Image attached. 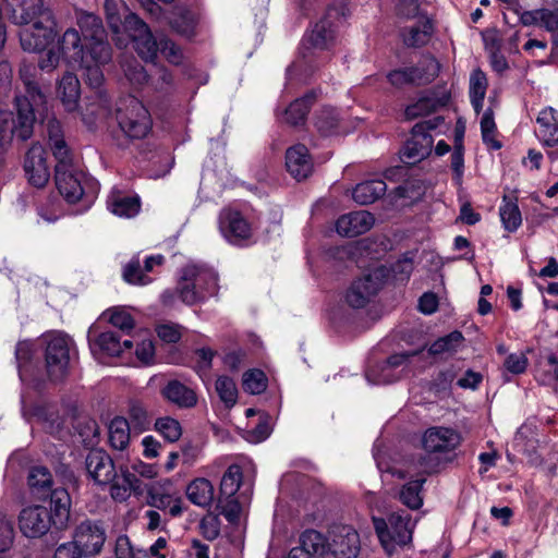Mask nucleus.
<instances>
[{
	"label": "nucleus",
	"instance_id": "obj_1",
	"mask_svg": "<svg viewBox=\"0 0 558 558\" xmlns=\"http://www.w3.org/2000/svg\"><path fill=\"white\" fill-rule=\"evenodd\" d=\"M11 19L23 26L19 37L24 51H45L56 40L57 22L51 10L44 7V0H21Z\"/></svg>",
	"mask_w": 558,
	"mask_h": 558
},
{
	"label": "nucleus",
	"instance_id": "obj_2",
	"mask_svg": "<svg viewBox=\"0 0 558 558\" xmlns=\"http://www.w3.org/2000/svg\"><path fill=\"white\" fill-rule=\"evenodd\" d=\"M344 5H331L326 15L303 37L300 57L287 70L288 80L306 76L318 62V53L329 50L336 41L337 23L344 16Z\"/></svg>",
	"mask_w": 558,
	"mask_h": 558
},
{
	"label": "nucleus",
	"instance_id": "obj_3",
	"mask_svg": "<svg viewBox=\"0 0 558 558\" xmlns=\"http://www.w3.org/2000/svg\"><path fill=\"white\" fill-rule=\"evenodd\" d=\"M372 522L379 543L388 555L412 542L416 521L404 511L393 512L387 519L373 515Z\"/></svg>",
	"mask_w": 558,
	"mask_h": 558
},
{
	"label": "nucleus",
	"instance_id": "obj_4",
	"mask_svg": "<svg viewBox=\"0 0 558 558\" xmlns=\"http://www.w3.org/2000/svg\"><path fill=\"white\" fill-rule=\"evenodd\" d=\"M179 291L181 301L187 305L214 296L218 291L217 274L209 268L189 264L181 270Z\"/></svg>",
	"mask_w": 558,
	"mask_h": 558
},
{
	"label": "nucleus",
	"instance_id": "obj_5",
	"mask_svg": "<svg viewBox=\"0 0 558 558\" xmlns=\"http://www.w3.org/2000/svg\"><path fill=\"white\" fill-rule=\"evenodd\" d=\"M47 374L53 381L63 379L69 369L74 343L66 335L58 331L43 336Z\"/></svg>",
	"mask_w": 558,
	"mask_h": 558
},
{
	"label": "nucleus",
	"instance_id": "obj_6",
	"mask_svg": "<svg viewBox=\"0 0 558 558\" xmlns=\"http://www.w3.org/2000/svg\"><path fill=\"white\" fill-rule=\"evenodd\" d=\"M16 116L11 112L0 113V146L11 142L13 136L21 141L28 140L35 123L34 108L27 98H15Z\"/></svg>",
	"mask_w": 558,
	"mask_h": 558
},
{
	"label": "nucleus",
	"instance_id": "obj_7",
	"mask_svg": "<svg viewBox=\"0 0 558 558\" xmlns=\"http://www.w3.org/2000/svg\"><path fill=\"white\" fill-rule=\"evenodd\" d=\"M117 121L121 131L130 138H143L151 130L149 111L135 97L122 99L117 108Z\"/></svg>",
	"mask_w": 558,
	"mask_h": 558
},
{
	"label": "nucleus",
	"instance_id": "obj_8",
	"mask_svg": "<svg viewBox=\"0 0 558 558\" xmlns=\"http://www.w3.org/2000/svg\"><path fill=\"white\" fill-rule=\"evenodd\" d=\"M444 123V118L435 117L416 123L412 128L411 137L405 142L401 150V160L408 165H415L425 159L432 151L433 137L428 133Z\"/></svg>",
	"mask_w": 558,
	"mask_h": 558
},
{
	"label": "nucleus",
	"instance_id": "obj_9",
	"mask_svg": "<svg viewBox=\"0 0 558 558\" xmlns=\"http://www.w3.org/2000/svg\"><path fill=\"white\" fill-rule=\"evenodd\" d=\"M111 60V48L106 41L89 43L87 56L77 65L83 70L85 83L98 89L104 83L101 66Z\"/></svg>",
	"mask_w": 558,
	"mask_h": 558
},
{
	"label": "nucleus",
	"instance_id": "obj_10",
	"mask_svg": "<svg viewBox=\"0 0 558 558\" xmlns=\"http://www.w3.org/2000/svg\"><path fill=\"white\" fill-rule=\"evenodd\" d=\"M123 26L130 33L138 56L145 61H154L159 50V39L154 38L146 23L137 15L129 13Z\"/></svg>",
	"mask_w": 558,
	"mask_h": 558
},
{
	"label": "nucleus",
	"instance_id": "obj_11",
	"mask_svg": "<svg viewBox=\"0 0 558 558\" xmlns=\"http://www.w3.org/2000/svg\"><path fill=\"white\" fill-rule=\"evenodd\" d=\"M219 230L222 236L234 245H243L253 235L251 222L239 210L231 208L221 210Z\"/></svg>",
	"mask_w": 558,
	"mask_h": 558
},
{
	"label": "nucleus",
	"instance_id": "obj_12",
	"mask_svg": "<svg viewBox=\"0 0 558 558\" xmlns=\"http://www.w3.org/2000/svg\"><path fill=\"white\" fill-rule=\"evenodd\" d=\"M107 539L106 530L101 523L86 520L78 524L73 534V542L85 557L98 555Z\"/></svg>",
	"mask_w": 558,
	"mask_h": 558
},
{
	"label": "nucleus",
	"instance_id": "obj_13",
	"mask_svg": "<svg viewBox=\"0 0 558 558\" xmlns=\"http://www.w3.org/2000/svg\"><path fill=\"white\" fill-rule=\"evenodd\" d=\"M22 534L28 538H39L48 533L54 521L49 510L44 506L24 508L19 517Z\"/></svg>",
	"mask_w": 558,
	"mask_h": 558
},
{
	"label": "nucleus",
	"instance_id": "obj_14",
	"mask_svg": "<svg viewBox=\"0 0 558 558\" xmlns=\"http://www.w3.org/2000/svg\"><path fill=\"white\" fill-rule=\"evenodd\" d=\"M361 549L359 533L349 525H337L329 531V555L335 558H356Z\"/></svg>",
	"mask_w": 558,
	"mask_h": 558
},
{
	"label": "nucleus",
	"instance_id": "obj_15",
	"mask_svg": "<svg viewBox=\"0 0 558 558\" xmlns=\"http://www.w3.org/2000/svg\"><path fill=\"white\" fill-rule=\"evenodd\" d=\"M462 441L460 433L450 427L434 426L425 430L422 444L429 453H449L456 450Z\"/></svg>",
	"mask_w": 558,
	"mask_h": 558
},
{
	"label": "nucleus",
	"instance_id": "obj_16",
	"mask_svg": "<svg viewBox=\"0 0 558 558\" xmlns=\"http://www.w3.org/2000/svg\"><path fill=\"white\" fill-rule=\"evenodd\" d=\"M383 271L377 269L355 280L349 288L345 300L353 308L364 307L381 288Z\"/></svg>",
	"mask_w": 558,
	"mask_h": 558
},
{
	"label": "nucleus",
	"instance_id": "obj_17",
	"mask_svg": "<svg viewBox=\"0 0 558 558\" xmlns=\"http://www.w3.org/2000/svg\"><path fill=\"white\" fill-rule=\"evenodd\" d=\"M24 171L28 182L35 187H44L50 178L47 153L40 144H33L24 160Z\"/></svg>",
	"mask_w": 558,
	"mask_h": 558
},
{
	"label": "nucleus",
	"instance_id": "obj_18",
	"mask_svg": "<svg viewBox=\"0 0 558 558\" xmlns=\"http://www.w3.org/2000/svg\"><path fill=\"white\" fill-rule=\"evenodd\" d=\"M65 163L56 166L54 180L59 193L69 203L78 202L84 195L82 179L84 174L74 167L65 169Z\"/></svg>",
	"mask_w": 558,
	"mask_h": 558
},
{
	"label": "nucleus",
	"instance_id": "obj_19",
	"mask_svg": "<svg viewBox=\"0 0 558 558\" xmlns=\"http://www.w3.org/2000/svg\"><path fill=\"white\" fill-rule=\"evenodd\" d=\"M146 504L165 515L179 518L183 514V499L181 496L167 492L156 485L150 486L146 493Z\"/></svg>",
	"mask_w": 558,
	"mask_h": 558
},
{
	"label": "nucleus",
	"instance_id": "obj_20",
	"mask_svg": "<svg viewBox=\"0 0 558 558\" xmlns=\"http://www.w3.org/2000/svg\"><path fill=\"white\" fill-rule=\"evenodd\" d=\"M89 478L97 485H108L114 476V463L110 456L101 449H93L85 460Z\"/></svg>",
	"mask_w": 558,
	"mask_h": 558
},
{
	"label": "nucleus",
	"instance_id": "obj_21",
	"mask_svg": "<svg viewBox=\"0 0 558 558\" xmlns=\"http://www.w3.org/2000/svg\"><path fill=\"white\" fill-rule=\"evenodd\" d=\"M374 222L369 211L357 210L342 215L336 222V230L342 236L353 238L371 230Z\"/></svg>",
	"mask_w": 558,
	"mask_h": 558
},
{
	"label": "nucleus",
	"instance_id": "obj_22",
	"mask_svg": "<svg viewBox=\"0 0 558 558\" xmlns=\"http://www.w3.org/2000/svg\"><path fill=\"white\" fill-rule=\"evenodd\" d=\"M88 46L89 44L86 48L83 46L78 31L73 27L68 28L57 41L62 59L69 65H75L84 60Z\"/></svg>",
	"mask_w": 558,
	"mask_h": 558
},
{
	"label": "nucleus",
	"instance_id": "obj_23",
	"mask_svg": "<svg viewBox=\"0 0 558 558\" xmlns=\"http://www.w3.org/2000/svg\"><path fill=\"white\" fill-rule=\"evenodd\" d=\"M286 167L298 181L308 178L313 171V160L308 149L303 144H296L287 149Z\"/></svg>",
	"mask_w": 558,
	"mask_h": 558
},
{
	"label": "nucleus",
	"instance_id": "obj_24",
	"mask_svg": "<svg viewBox=\"0 0 558 558\" xmlns=\"http://www.w3.org/2000/svg\"><path fill=\"white\" fill-rule=\"evenodd\" d=\"M535 134L544 146H558V111L551 107L544 108L536 118Z\"/></svg>",
	"mask_w": 558,
	"mask_h": 558
},
{
	"label": "nucleus",
	"instance_id": "obj_25",
	"mask_svg": "<svg viewBox=\"0 0 558 558\" xmlns=\"http://www.w3.org/2000/svg\"><path fill=\"white\" fill-rule=\"evenodd\" d=\"M50 513L54 521V529L63 531L69 526L71 497L63 487H56L49 493Z\"/></svg>",
	"mask_w": 558,
	"mask_h": 558
},
{
	"label": "nucleus",
	"instance_id": "obj_26",
	"mask_svg": "<svg viewBox=\"0 0 558 558\" xmlns=\"http://www.w3.org/2000/svg\"><path fill=\"white\" fill-rule=\"evenodd\" d=\"M58 96L68 112L78 109L81 98V83L72 72H65L58 82Z\"/></svg>",
	"mask_w": 558,
	"mask_h": 558
},
{
	"label": "nucleus",
	"instance_id": "obj_27",
	"mask_svg": "<svg viewBox=\"0 0 558 558\" xmlns=\"http://www.w3.org/2000/svg\"><path fill=\"white\" fill-rule=\"evenodd\" d=\"M36 72V66L32 64H24L21 66L20 77L25 86L26 95L17 97L27 98L31 102V108H34V112L44 109L46 105V96L35 81Z\"/></svg>",
	"mask_w": 558,
	"mask_h": 558
},
{
	"label": "nucleus",
	"instance_id": "obj_28",
	"mask_svg": "<svg viewBox=\"0 0 558 558\" xmlns=\"http://www.w3.org/2000/svg\"><path fill=\"white\" fill-rule=\"evenodd\" d=\"M160 393L167 401L181 409L193 408L197 403L195 391L175 379L168 381Z\"/></svg>",
	"mask_w": 558,
	"mask_h": 558
},
{
	"label": "nucleus",
	"instance_id": "obj_29",
	"mask_svg": "<svg viewBox=\"0 0 558 558\" xmlns=\"http://www.w3.org/2000/svg\"><path fill=\"white\" fill-rule=\"evenodd\" d=\"M414 355H416V352L399 353L389 356L381 367V374L377 375L376 369H371L366 373L367 380L375 385L389 384L397 380L400 374L395 375L392 372L399 367L407 366L409 359Z\"/></svg>",
	"mask_w": 558,
	"mask_h": 558
},
{
	"label": "nucleus",
	"instance_id": "obj_30",
	"mask_svg": "<svg viewBox=\"0 0 558 558\" xmlns=\"http://www.w3.org/2000/svg\"><path fill=\"white\" fill-rule=\"evenodd\" d=\"M138 478L128 469H121L120 473L114 471V476L110 481V495L116 501H125L131 492L138 487Z\"/></svg>",
	"mask_w": 558,
	"mask_h": 558
},
{
	"label": "nucleus",
	"instance_id": "obj_31",
	"mask_svg": "<svg viewBox=\"0 0 558 558\" xmlns=\"http://www.w3.org/2000/svg\"><path fill=\"white\" fill-rule=\"evenodd\" d=\"M107 205L112 214L123 218L134 217L141 208L138 196H128L116 190L109 195Z\"/></svg>",
	"mask_w": 558,
	"mask_h": 558
},
{
	"label": "nucleus",
	"instance_id": "obj_32",
	"mask_svg": "<svg viewBox=\"0 0 558 558\" xmlns=\"http://www.w3.org/2000/svg\"><path fill=\"white\" fill-rule=\"evenodd\" d=\"M186 496L195 506L207 508L214 501L215 488L209 480L198 477L187 485Z\"/></svg>",
	"mask_w": 558,
	"mask_h": 558
},
{
	"label": "nucleus",
	"instance_id": "obj_33",
	"mask_svg": "<svg viewBox=\"0 0 558 558\" xmlns=\"http://www.w3.org/2000/svg\"><path fill=\"white\" fill-rule=\"evenodd\" d=\"M28 486L34 496L39 499L48 498L53 489V481L50 471L45 466H33L27 476Z\"/></svg>",
	"mask_w": 558,
	"mask_h": 558
},
{
	"label": "nucleus",
	"instance_id": "obj_34",
	"mask_svg": "<svg viewBox=\"0 0 558 558\" xmlns=\"http://www.w3.org/2000/svg\"><path fill=\"white\" fill-rule=\"evenodd\" d=\"M387 185L383 180H367L359 183L352 191L353 199L360 205H368L385 195Z\"/></svg>",
	"mask_w": 558,
	"mask_h": 558
},
{
	"label": "nucleus",
	"instance_id": "obj_35",
	"mask_svg": "<svg viewBox=\"0 0 558 558\" xmlns=\"http://www.w3.org/2000/svg\"><path fill=\"white\" fill-rule=\"evenodd\" d=\"M340 121L339 112L329 106H323L315 111L313 117L314 125L323 136L337 134L339 132Z\"/></svg>",
	"mask_w": 558,
	"mask_h": 558
},
{
	"label": "nucleus",
	"instance_id": "obj_36",
	"mask_svg": "<svg viewBox=\"0 0 558 558\" xmlns=\"http://www.w3.org/2000/svg\"><path fill=\"white\" fill-rule=\"evenodd\" d=\"M168 22L175 33L190 38L195 35L198 19L194 12L184 8H177Z\"/></svg>",
	"mask_w": 558,
	"mask_h": 558
},
{
	"label": "nucleus",
	"instance_id": "obj_37",
	"mask_svg": "<svg viewBox=\"0 0 558 558\" xmlns=\"http://www.w3.org/2000/svg\"><path fill=\"white\" fill-rule=\"evenodd\" d=\"M488 81L481 69H475L470 75L469 97L474 111L478 114L483 109Z\"/></svg>",
	"mask_w": 558,
	"mask_h": 558
},
{
	"label": "nucleus",
	"instance_id": "obj_38",
	"mask_svg": "<svg viewBox=\"0 0 558 558\" xmlns=\"http://www.w3.org/2000/svg\"><path fill=\"white\" fill-rule=\"evenodd\" d=\"M315 101V94L308 93L301 98L295 99L284 110V122L291 125L303 124L306 120L307 113Z\"/></svg>",
	"mask_w": 558,
	"mask_h": 558
},
{
	"label": "nucleus",
	"instance_id": "obj_39",
	"mask_svg": "<svg viewBox=\"0 0 558 558\" xmlns=\"http://www.w3.org/2000/svg\"><path fill=\"white\" fill-rule=\"evenodd\" d=\"M299 546L304 553L311 556L324 557L329 555V538L315 530H307L302 533Z\"/></svg>",
	"mask_w": 558,
	"mask_h": 558
},
{
	"label": "nucleus",
	"instance_id": "obj_40",
	"mask_svg": "<svg viewBox=\"0 0 558 558\" xmlns=\"http://www.w3.org/2000/svg\"><path fill=\"white\" fill-rule=\"evenodd\" d=\"M413 84H427L439 73V63L432 56H424L415 66L409 68Z\"/></svg>",
	"mask_w": 558,
	"mask_h": 558
},
{
	"label": "nucleus",
	"instance_id": "obj_41",
	"mask_svg": "<svg viewBox=\"0 0 558 558\" xmlns=\"http://www.w3.org/2000/svg\"><path fill=\"white\" fill-rule=\"evenodd\" d=\"M433 33V25L429 20H421L417 24L404 29L402 33L403 43L408 47H421L428 43Z\"/></svg>",
	"mask_w": 558,
	"mask_h": 558
},
{
	"label": "nucleus",
	"instance_id": "obj_42",
	"mask_svg": "<svg viewBox=\"0 0 558 558\" xmlns=\"http://www.w3.org/2000/svg\"><path fill=\"white\" fill-rule=\"evenodd\" d=\"M109 442L113 449L124 450L130 442V424L122 416L114 417L109 424Z\"/></svg>",
	"mask_w": 558,
	"mask_h": 558
},
{
	"label": "nucleus",
	"instance_id": "obj_43",
	"mask_svg": "<svg viewBox=\"0 0 558 558\" xmlns=\"http://www.w3.org/2000/svg\"><path fill=\"white\" fill-rule=\"evenodd\" d=\"M36 214L38 217L37 225H52L63 216V210L56 197H47L37 205Z\"/></svg>",
	"mask_w": 558,
	"mask_h": 558
},
{
	"label": "nucleus",
	"instance_id": "obj_44",
	"mask_svg": "<svg viewBox=\"0 0 558 558\" xmlns=\"http://www.w3.org/2000/svg\"><path fill=\"white\" fill-rule=\"evenodd\" d=\"M77 25L85 34V36H90V43L105 41V31L102 27V23L97 15L93 13L81 12L77 15Z\"/></svg>",
	"mask_w": 558,
	"mask_h": 558
},
{
	"label": "nucleus",
	"instance_id": "obj_45",
	"mask_svg": "<svg viewBox=\"0 0 558 558\" xmlns=\"http://www.w3.org/2000/svg\"><path fill=\"white\" fill-rule=\"evenodd\" d=\"M424 483L425 478H420L403 485L400 490L401 502L410 509H418L423 505L421 490Z\"/></svg>",
	"mask_w": 558,
	"mask_h": 558
},
{
	"label": "nucleus",
	"instance_id": "obj_46",
	"mask_svg": "<svg viewBox=\"0 0 558 558\" xmlns=\"http://www.w3.org/2000/svg\"><path fill=\"white\" fill-rule=\"evenodd\" d=\"M242 482V470L239 465L232 464L225 472L221 483L220 492L226 497L235 496Z\"/></svg>",
	"mask_w": 558,
	"mask_h": 558
},
{
	"label": "nucleus",
	"instance_id": "obj_47",
	"mask_svg": "<svg viewBox=\"0 0 558 558\" xmlns=\"http://www.w3.org/2000/svg\"><path fill=\"white\" fill-rule=\"evenodd\" d=\"M462 333L456 330L434 341L430 344L428 352L432 355H439L444 353L453 352L462 343Z\"/></svg>",
	"mask_w": 558,
	"mask_h": 558
},
{
	"label": "nucleus",
	"instance_id": "obj_48",
	"mask_svg": "<svg viewBox=\"0 0 558 558\" xmlns=\"http://www.w3.org/2000/svg\"><path fill=\"white\" fill-rule=\"evenodd\" d=\"M216 391L220 400L227 408H232L238 400V389L232 378L220 376L215 384Z\"/></svg>",
	"mask_w": 558,
	"mask_h": 558
},
{
	"label": "nucleus",
	"instance_id": "obj_49",
	"mask_svg": "<svg viewBox=\"0 0 558 558\" xmlns=\"http://www.w3.org/2000/svg\"><path fill=\"white\" fill-rule=\"evenodd\" d=\"M123 279L131 284L146 286L151 279L144 274L138 257H133L123 269Z\"/></svg>",
	"mask_w": 558,
	"mask_h": 558
},
{
	"label": "nucleus",
	"instance_id": "obj_50",
	"mask_svg": "<svg viewBox=\"0 0 558 558\" xmlns=\"http://www.w3.org/2000/svg\"><path fill=\"white\" fill-rule=\"evenodd\" d=\"M267 388V377L259 369H251L243 374V389L252 395H259Z\"/></svg>",
	"mask_w": 558,
	"mask_h": 558
},
{
	"label": "nucleus",
	"instance_id": "obj_51",
	"mask_svg": "<svg viewBox=\"0 0 558 558\" xmlns=\"http://www.w3.org/2000/svg\"><path fill=\"white\" fill-rule=\"evenodd\" d=\"M496 124L490 109L484 112L481 119V132L483 142L494 149L501 147L500 142L495 138Z\"/></svg>",
	"mask_w": 558,
	"mask_h": 558
},
{
	"label": "nucleus",
	"instance_id": "obj_52",
	"mask_svg": "<svg viewBox=\"0 0 558 558\" xmlns=\"http://www.w3.org/2000/svg\"><path fill=\"white\" fill-rule=\"evenodd\" d=\"M155 427L170 442L177 441L182 435L179 421L169 416L158 418Z\"/></svg>",
	"mask_w": 558,
	"mask_h": 558
},
{
	"label": "nucleus",
	"instance_id": "obj_53",
	"mask_svg": "<svg viewBox=\"0 0 558 558\" xmlns=\"http://www.w3.org/2000/svg\"><path fill=\"white\" fill-rule=\"evenodd\" d=\"M504 227L508 231H515L521 225V214L518 206L512 202H505L499 209Z\"/></svg>",
	"mask_w": 558,
	"mask_h": 558
},
{
	"label": "nucleus",
	"instance_id": "obj_54",
	"mask_svg": "<svg viewBox=\"0 0 558 558\" xmlns=\"http://www.w3.org/2000/svg\"><path fill=\"white\" fill-rule=\"evenodd\" d=\"M96 343L99 349L109 355L116 356L122 353L120 337L114 331H105L100 333Z\"/></svg>",
	"mask_w": 558,
	"mask_h": 558
},
{
	"label": "nucleus",
	"instance_id": "obj_55",
	"mask_svg": "<svg viewBox=\"0 0 558 558\" xmlns=\"http://www.w3.org/2000/svg\"><path fill=\"white\" fill-rule=\"evenodd\" d=\"M129 415L134 428L140 432L146 430L150 425V416L146 408L138 401H132L129 409Z\"/></svg>",
	"mask_w": 558,
	"mask_h": 558
},
{
	"label": "nucleus",
	"instance_id": "obj_56",
	"mask_svg": "<svg viewBox=\"0 0 558 558\" xmlns=\"http://www.w3.org/2000/svg\"><path fill=\"white\" fill-rule=\"evenodd\" d=\"M158 51L172 64H180L183 60V53L180 47L166 36L159 37Z\"/></svg>",
	"mask_w": 558,
	"mask_h": 558
},
{
	"label": "nucleus",
	"instance_id": "obj_57",
	"mask_svg": "<svg viewBox=\"0 0 558 558\" xmlns=\"http://www.w3.org/2000/svg\"><path fill=\"white\" fill-rule=\"evenodd\" d=\"M109 322L123 332H129L134 328L133 317L123 308H113L109 311Z\"/></svg>",
	"mask_w": 558,
	"mask_h": 558
},
{
	"label": "nucleus",
	"instance_id": "obj_58",
	"mask_svg": "<svg viewBox=\"0 0 558 558\" xmlns=\"http://www.w3.org/2000/svg\"><path fill=\"white\" fill-rule=\"evenodd\" d=\"M43 52L44 53L38 59V69L51 73L59 66L62 56L57 46L46 49Z\"/></svg>",
	"mask_w": 558,
	"mask_h": 558
},
{
	"label": "nucleus",
	"instance_id": "obj_59",
	"mask_svg": "<svg viewBox=\"0 0 558 558\" xmlns=\"http://www.w3.org/2000/svg\"><path fill=\"white\" fill-rule=\"evenodd\" d=\"M52 154L57 160L56 166L65 163V169L73 168L72 156L63 138L56 140L53 145H50Z\"/></svg>",
	"mask_w": 558,
	"mask_h": 558
},
{
	"label": "nucleus",
	"instance_id": "obj_60",
	"mask_svg": "<svg viewBox=\"0 0 558 558\" xmlns=\"http://www.w3.org/2000/svg\"><path fill=\"white\" fill-rule=\"evenodd\" d=\"M451 168L453 171V181L457 185L462 184L463 170H464V157L462 144H456L454 150L451 154Z\"/></svg>",
	"mask_w": 558,
	"mask_h": 558
},
{
	"label": "nucleus",
	"instance_id": "obj_61",
	"mask_svg": "<svg viewBox=\"0 0 558 558\" xmlns=\"http://www.w3.org/2000/svg\"><path fill=\"white\" fill-rule=\"evenodd\" d=\"M14 530L12 522L0 514V553L8 550L13 544Z\"/></svg>",
	"mask_w": 558,
	"mask_h": 558
},
{
	"label": "nucleus",
	"instance_id": "obj_62",
	"mask_svg": "<svg viewBox=\"0 0 558 558\" xmlns=\"http://www.w3.org/2000/svg\"><path fill=\"white\" fill-rule=\"evenodd\" d=\"M143 519L146 521L145 527L147 531L165 530L168 524L166 515L161 514L160 511L151 508L144 512Z\"/></svg>",
	"mask_w": 558,
	"mask_h": 558
},
{
	"label": "nucleus",
	"instance_id": "obj_63",
	"mask_svg": "<svg viewBox=\"0 0 558 558\" xmlns=\"http://www.w3.org/2000/svg\"><path fill=\"white\" fill-rule=\"evenodd\" d=\"M124 74L132 84L142 85L147 82L148 75L144 68L137 62L132 61L123 64Z\"/></svg>",
	"mask_w": 558,
	"mask_h": 558
},
{
	"label": "nucleus",
	"instance_id": "obj_64",
	"mask_svg": "<svg viewBox=\"0 0 558 558\" xmlns=\"http://www.w3.org/2000/svg\"><path fill=\"white\" fill-rule=\"evenodd\" d=\"M413 270V259L412 257L404 255L402 258L398 259L391 266L392 276L396 280L404 281L409 279L411 272Z\"/></svg>",
	"mask_w": 558,
	"mask_h": 558
}]
</instances>
